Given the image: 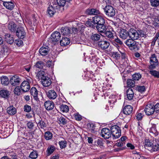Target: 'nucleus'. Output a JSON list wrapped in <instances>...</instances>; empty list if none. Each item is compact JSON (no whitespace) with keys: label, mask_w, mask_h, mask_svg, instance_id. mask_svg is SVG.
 Here are the masks:
<instances>
[{"label":"nucleus","mask_w":159,"mask_h":159,"mask_svg":"<svg viewBox=\"0 0 159 159\" xmlns=\"http://www.w3.org/2000/svg\"><path fill=\"white\" fill-rule=\"evenodd\" d=\"M149 131L152 135L154 136H156L158 134V132L157 130L155 125H153L152 127L149 129Z\"/></svg>","instance_id":"393cba45"},{"label":"nucleus","mask_w":159,"mask_h":159,"mask_svg":"<svg viewBox=\"0 0 159 159\" xmlns=\"http://www.w3.org/2000/svg\"><path fill=\"white\" fill-rule=\"evenodd\" d=\"M129 37L132 40H136L139 38V35L138 32L134 29L129 30Z\"/></svg>","instance_id":"39448f33"},{"label":"nucleus","mask_w":159,"mask_h":159,"mask_svg":"<svg viewBox=\"0 0 159 159\" xmlns=\"http://www.w3.org/2000/svg\"><path fill=\"white\" fill-rule=\"evenodd\" d=\"M149 73L154 77L159 78V72L155 70H150Z\"/></svg>","instance_id":"a19ab883"},{"label":"nucleus","mask_w":159,"mask_h":159,"mask_svg":"<svg viewBox=\"0 0 159 159\" xmlns=\"http://www.w3.org/2000/svg\"><path fill=\"white\" fill-rule=\"evenodd\" d=\"M47 66L49 68L52 69L53 66V64L52 61H48L46 64Z\"/></svg>","instance_id":"bf43d9fd"},{"label":"nucleus","mask_w":159,"mask_h":159,"mask_svg":"<svg viewBox=\"0 0 159 159\" xmlns=\"http://www.w3.org/2000/svg\"><path fill=\"white\" fill-rule=\"evenodd\" d=\"M58 121L59 124H62L63 125H64L67 123V121L62 116H61L58 119Z\"/></svg>","instance_id":"ea45409f"},{"label":"nucleus","mask_w":159,"mask_h":159,"mask_svg":"<svg viewBox=\"0 0 159 159\" xmlns=\"http://www.w3.org/2000/svg\"><path fill=\"white\" fill-rule=\"evenodd\" d=\"M45 72L42 71L40 70L39 71L37 74L36 75V78L39 80H42L43 77H45L46 76L44 75Z\"/></svg>","instance_id":"7c9ffc66"},{"label":"nucleus","mask_w":159,"mask_h":159,"mask_svg":"<svg viewBox=\"0 0 159 159\" xmlns=\"http://www.w3.org/2000/svg\"><path fill=\"white\" fill-rule=\"evenodd\" d=\"M48 97L50 99H54L57 97V94L54 90H50L46 93Z\"/></svg>","instance_id":"6ab92c4d"},{"label":"nucleus","mask_w":159,"mask_h":159,"mask_svg":"<svg viewBox=\"0 0 159 159\" xmlns=\"http://www.w3.org/2000/svg\"><path fill=\"white\" fill-rule=\"evenodd\" d=\"M154 105L152 103L147 104L144 109V111L146 115H151L154 113L155 111Z\"/></svg>","instance_id":"423d86ee"},{"label":"nucleus","mask_w":159,"mask_h":159,"mask_svg":"<svg viewBox=\"0 0 159 159\" xmlns=\"http://www.w3.org/2000/svg\"><path fill=\"white\" fill-rule=\"evenodd\" d=\"M27 80L24 81L21 84V89L24 92L28 91L30 89V83H31L32 79L31 78L28 79Z\"/></svg>","instance_id":"20e7f679"},{"label":"nucleus","mask_w":159,"mask_h":159,"mask_svg":"<svg viewBox=\"0 0 159 159\" xmlns=\"http://www.w3.org/2000/svg\"><path fill=\"white\" fill-rule=\"evenodd\" d=\"M101 134V136L105 139H109L111 136V133L109 129L106 128L102 129Z\"/></svg>","instance_id":"9d476101"},{"label":"nucleus","mask_w":159,"mask_h":159,"mask_svg":"<svg viewBox=\"0 0 159 159\" xmlns=\"http://www.w3.org/2000/svg\"><path fill=\"white\" fill-rule=\"evenodd\" d=\"M146 145V146L152 148L153 145L152 143L150 142L149 140H145Z\"/></svg>","instance_id":"e2e57ef3"},{"label":"nucleus","mask_w":159,"mask_h":159,"mask_svg":"<svg viewBox=\"0 0 159 159\" xmlns=\"http://www.w3.org/2000/svg\"><path fill=\"white\" fill-rule=\"evenodd\" d=\"M93 21L94 23L99 25L105 24V21L104 18L101 16L97 15L93 18Z\"/></svg>","instance_id":"6e6552de"},{"label":"nucleus","mask_w":159,"mask_h":159,"mask_svg":"<svg viewBox=\"0 0 159 159\" xmlns=\"http://www.w3.org/2000/svg\"><path fill=\"white\" fill-rule=\"evenodd\" d=\"M27 125L28 128L29 129H33L34 126V123L31 121H29L27 123Z\"/></svg>","instance_id":"4d7b16f0"},{"label":"nucleus","mask_w":159,"mask_h":159,"mask_svg":"<svg viewBox=\"0 0 159 159\" xmlns=\"http://www.w3.org/2000/svg\"><path fill=\"white\" fill-rule=\"evenodd\" d=\"M154 108L155 109V111L157 112H159V103H157L154 106Z\"/></svg>","instance_id":"69168bd1"},{"label":"nucleus","mask_w":159,"mask_h":159,"mask_svg":"<svg viewBox=\"0 0 159 159\" xmlns=\"http://www.w3.org/2000/svg\"><path fill=\"white\" fill-rule=\"evenodd\" d=\"M135 82L134 80L129 79L127 80V85L129 87H133L134 86Z\"/></svg>","instance_id":"09e8293b"},{"label":"nucleus","mask_w":159,"mask_h":159,"mask_svg":"<svg viewBox=\"0 0 159 159\" xmlns=\"http://www.w3.org/2000/svg\"><path fill=\"white\" fill-rule=\"evenodd\" d=\"M98 47L102 50H105L107 49L110 45L109 42L103 40L99 41L98 43Z\"/></svg>","instance_id":"4468645a"},{"label":"nucleus","mask_w":159,"mask_h":159,"mask_svg":"<svg viewBox=\"0 0 159 159\" xmlns=\"http://www.w3.org/2000/svg\"><path fill=\"white\" fill-rule=\"evenodd\" d=\"M70 43V39L66 37L62 38V39L60 41V45L62 46H66L69 44Z\"/></svg>","instance_id":"b1692460"},{"label":"nucleus","mask_w":159,"mask_h":159,"mask_svg":"<svg viewBox=\"0 0 159 159\" xmlns=\"http://www.w3.org/2000/svg\"><path fill=\"white\" fill-rule=\"evenodd\" d=\"M53 136V134L50 131H47L45 133L44 137L46 140L51 139Z\"/></svg>","instance_id":"c9c22d12"},{"label":"nucleus","mask_w":159,"mask_h":159,"mask_svg":"<svg viewBox=\"0 0 159 159\" xmlns=\"http://www.w3.org/2000/svg\"><path fill=\"white\" fill-rule=\"evenodd\" d=\"M96 28L98 31L101 33H104L107 30V27L104 24L97 25Z\"/></svg>","instance_id":"2eb2a0df"},{"label":"nucleus","mask_w":159,"mask_h":159,"mask_svg":"<svg viewBox=\"0 0 159 159\" xmlns=\"http://www.w3.org/2000/svg\"><path fill=\"white\" fill-rule=\"evenodd\" d=\"M154 23L155 26H159V17H157L155 19Z\"/></svg>","instance_id":"680f3d73"},{"label":"nucleus","mask_w":159,"mask_h":159,"mask_svg":"<svg viewBox=\"0 0 159 159\" xmlns=\"http://www.w3.org/2000/svg\"><path fill=\"white\" fill-rule=\"evenodd\" d=\"M150 3L152 7H157L159 5V0H150Z\"/></svg>","instance_id":"79ce46f5"},{"label":"nucleus","mask_w":159,"mask_h":159,"mask_svg":"<svg viewBox=\"0 0 159 159\" xmlns=\"http://www.w3.org/2000/svg\"><path fill=\"white\" fill-rule=\"evenodd\" d=\"M88 126L89 127V129L91 130V132L92 133H94V128H95V125L93 124H89L88 125Z\"/></svg>","instance_id":"13d9d810"},{"label":"nucleus","mask_w":159,"mask_h":159,"mask_svg":"<svg viewBox=\"0 0 159 159\" xmlns=\"http://www.w3.org/2000/svg\"><path fill=\"white\" fill-rule=\"evenodd\" d=\"M20 80V79L18 76L14 75L10 79V83L12 85L16 86L19 84Z\"/></svg>","instance_id":"ddd939ff"},{"label":"nucleus","mask_w":159,"mask_h":159,"mask_svg":"<svg viewBox=\"0 0 159 159\" xmlns=\"http://www.w3.org/2000/svg\"><path fill=\"white\" fill-rule=\"evenodd\" d=\"M86 13L89 15H97L99 13L98 10L95 9H89L86 10Z\"/></svg>","instance_id":"4be33fe9"},{"label":"nucleus","mask_w":159,"mask_h":159,"mask_svg":"<svg viewBox=\"0 0 159 159\" xmlns=\"http://www.w3.org/2000/svg\"><path fill=\"white\" fill-rule=\"evenodd\" d=\"M127 96L129 100L133 99L134 96V93L133 89L131 88H129L127 90Z\"/></svg>","instance_id":"a878e982"},{"label":"nucleus","mask_w":159,"mask_h":159,"mask_svg":"<svg viewBox=\"0 0 159 159\" xmlns=\"http://www.w3.org/2000/svg\"><path fill=\"white\" fill-rule=\"evenodd\" d=\"M143 115L142 113H138L136 115V118L138 120H141L143 117Z\"/></svg>","instance_id":"052dcab7"},{"label":"nucleus","mask_w":159,"mask_h":159,"mask_svg":"<svg viewBox=\"0 0 159 159\" xmlns=\"http://www.w3.org/2000/svg\"><path fill=\"white\" fill-rule=\"evenodd\" d=\"M103 9L105 14L108 17H113L115 15V9L110 5H106Z\"/></svg>","instance_id":"f03ea898"},{"label":"nucleus","mask_w":159,"mask_h":159,"mask_svg":"<svg viewBox=\"0 0 159 159\" xmlns=\"http://www.w3.org/2000/svg\"><path fill=\"white\" fill-rule=\"evenodd\" d=\"M16 35L20 39H23L26 35V33L22 27H20L17 28L16 31Z\"/></svg>","instance_id":"9b49d317"},{"label":"nucleus","mask_w":159,"mask_h":159,"mask_svg":"<svg viewBox=\"0 0 159 159\" xmlns=\"http://www.w3.org/2000/svg\"><path fill=\"white\" fill-rule=\"evenodd\" d=\"M14 92L15 94L19 95L21 94V90L19 87H16L14 89Z\"/></svg>","instance_id":"5fc2aeb1"},{"label":"nucleus","mask_w":159,"mask_h":159,"mask_svg":"<svg viewBox=\"0 0 159 159\" xmlns=\"http://www.w3.org/2000/svg\"><path fill=\"white\" fill-rule=\"evenodd\" d=\"M60 111L63 113H67L69 109L68 106L66 105L62 104L60 106Z\"/></svg>","instance_id":"c85d7f7f"},{"label":"nucleus","mask_w":159,"mask_h":159,"mask_svg":"<svg viewBox=\"0 0 159 159\" xmlns=\"http://www.w3.org/2000/svg\"><path fill=\"white\" fill-rule=\"evenodd\" d=\"M8 28L10 30L13 32L16 30V25L13 22H11L8 24Z\"/></svg>","instance_id":"c756f323"},{"label":"nucleus","mask_w":159,"mask_h":159,"mask_svg":"<svg viewBox=\"0 0 159 159\" xmlns=\"http://www.w3.org/2000/svg\"><path fill=\"white\" fill-rule=\"evenodd\" d=\"M24 109L25 111L27 112H29L31 110L30 106L27 105H25L24 106Z\"/></svg>","instance_id":"603ef678"},{"label":"nucleus","mask_w":159,"mask_h":159,"mask_svg":"<svg viewBox=\"0 0 159 159\" xmlns=\"http://www.w3.org/2000/svg\"><path fill=\"white\" fill-rule=\"evenodd\" d=\"M38 154L35 151H33L31 152L30 155V158L33 159H35L37 157Z\"/></svg>","instance_id":"de8ad7c7"},{"label":"nucleus","mask_w":159,"mask_h":159,"mask_svg":"<svg viewBox=\"0 0 159 159\" xmlns=\"http://www.w3.org/2000/svg\"><path fill=\"white\" fill-rule=\"evenodd\" d=\"M100 34H93L91 37V39L94 41H98L100 38Z\"/></svg>","instance_id":"f704fd0d"},{"label":"nucleus","mask_w":159,"mask_h":159,"mask_svg":"<svg viewBox=\"0 0 159 159\" xmlns=\"http://www.w3.org/2000/svg\"><path fill=\"white\" fill-rule=\"evenodd\" d=\"M75 117L76 120H80L81 119V116L77 113L75 114Z\"/></svg>","instance_id":"0e129e2a"},{"label":"nucleus","mask_w":159,"mask_h":159,"mask_svg":"<svg viewBox=\"0 0 159 159\" xmlns=\"http://www.w3.org/2000/svg\"><path fill=\"white\" fill-rule=\"evenodd\" d=\"M59 144L61 148L63 149L66 147V142L65 141H61L59 142Z\"/></svg>","instance_id":"8fccbe9b"},{"label":"nucleus","mask_w":159,"mask_h":159,"mask_svg":"<svg viewBox=\"0 0 159 159\" xmlns=\"http://www.w3.org/2000/svg\"><path fill=\"white\" fill-rule=\"evenodd\" d=\"M30 92L34 98L37 100L38 99V91L36 88L32 87L30 90Z\"/></svg>","instance_id":"bb28decb"},{"label":"nucleus","mask_w":159,"mask_h":159,"mask_svg":"<svg viewBox=\"0 0 159 159\" xmlns=\"http://www.w3.org/2000/svg\"><path fill=\"white\" fill-rule=\"evenodd\" d=\"M7 111L8 114L11 115H14L16 113V110L13 106L7 108Z\"/></svg>","instance_id":"2f4dec72"},{"label":"nucleus","mask_w":159,"mask_h":159,"mask_svg":"<svg viewBox=\"0 0 159 159\" xmlns=\"http://www.w3.org/2000/svg\"><path fill=\"white\" fill-rule=\"evenodd\" d=\"M58 4L60 6H64L66 4V2H69V1L66 0H57Z\"/></svg>","instance_id":"37998d69"},{"label":"nucleus","mask_w":159,"mask_h":159,"mask_svg":"<svg viewBox=\"0 0 159 159\" xmlns=\"http://www.w3.org/2000/svg\"><path fill=\"white\" fill-rule=\"evenodd\" d=\"M133 107L131 105H128L125 106L123 110V113L126 115H129L133 111Z\"/></svg>","instance_id":"aec40b11"},{"label":"nucleus","mask_w":159,"mask_h":159,"mask_svg":"<svg viewBox=\"0 0 159 159\" xmlns=\"http://www.w3.org/2000/svg\"><path fill=\"white\" fill-rule=\"evenodd\" d=\"M45 108L47 110H52L54 107L53 102L50 101H46L44 104Z\"/></svg>","instance_id":"f3484780"},{"label":"nucleus","mask_w":159,"mask_h":159,"mask_svg":"<svg viewBox=\"0 0 159 159\" xmlns=\"http://www.w3.org/2000/svg\"><path fill=\"white\" fill-rule=\"evenodd\" d=\"M5 39L6 41L9 44H12L14 42V40L13 38L11 36L10 34H7L6 35Z\"/></svg>","instance_id":"72a5a7b5"},{"label":"nucleus","mask_w":159,"mask_h":159,"mask_svg":"<svg viewBox=\"0 0 159 159\" xmlns=\"http://www.w3.org/2000/svg\"><path fill=\"white\" fill-rule=\"evenodd\" d=\"M109 38L112 39L114 38L113 34L110 31L107 30L104 33Z\"/></svg>","instance_id":"4c0bfd02"},{"label":"nucleus","mask_w":159,"mask_h":159,"mask_svg":"<svg viewBox=\"0 0 159 159\" xmlns=\"http://www.w3.org/2000/svg\"><path fill=\"white\" fill-rule=\"evenodd\" d=\"M55 149V148L53 146H52L48 147L47 150L48 155L49 156L54 151Z\"/></svg>","instance_id":"58836bf2"},{"label":"nucleus","mask_w":159,"mask_h":159,"mask_svg":"<svg viewBox=\"0 0 159 159\" xmlns=\"http://www.w3.org/2000/svg\"><path fill=\"white\" fill-rule=\"evenodd\" d=\"M43 66H44V64L43 62L41 61L37 62L35 65V66L36 67L39 69L43 68Z\"/></svg>","instance_id":"c03bdc74"},{"label":"nucleus","mask_w":159,"mask_h":159,"mask_svg":"<svg viewBox=\"0 0 159 159\" xmlns=\"http://www.w3.org/2000/svg\"><path fill=\"white\" fill-rule=\"evenodd\" d=\"M129 30L128 31L125 29H121L119 31L120 37L123 39H125L129 36Z\"/></svg>","instance_id":"f8f14e48"},{"label":"nucleus","mask_w":159,"mask_h":159,"mask_svg":"<svg viewBox=\"0 0 159 159\" xmlns=\"http://www.w3.org/2000/svg\"><path fill=\"white\" fill-rule=\"evenodd\" d=\"M150 65L149 66V69H153L156 68L158 65V61L157 58V56L155 54H152L150 58Z\"/></svg>","instance_id":"7ed1b4c3"},{"label":"nucleus","mask_w":159,"mask_h":159,"mask_svg":"<svg viewBox=\"0 0 159 159\" xmlns=\"http://www.w3.org/2000/svg\"><path fill=\"white\" fill-rule=\"evenodd\" d=\"M141 77V75L139 73L135 74L133 75V79L134 81L138 80Z\"/></svg>","instance_id":"a18cd8bd"},{"label":"nucleus","mask_w":159,"mask_h":159,"mask_svg":"<svg viewBox=\"0 0 159 159\" xmlns=\"http://www.w3.org/2000/svg\"><path fill=\"white\" fill-rule=\"evenodd\" d=\"M42 84L45 87H48L51 84V80L48 77L46 76L43 77L41 80Z\"/></svg>","instance_id":"dca6fc26"},{"label":"nucleus","mask_w":159,"mask_h":159,"mask_svg":"<svg viewBox=\"0 0 159 159\" xmlns=\"http://www.w3.org/2000/svg\"><path fill=\"white\" fill-rule=\"evenodd\" d=\"M127 146L128 148H129L131 149H133L134 148V146L130 143H128L127 144Z\"/></svg>","instance_id":"338daca9"},{"label":"nucleus","mask_w":159,"mask_h":159,"mask_svg":"<svg viewBox=\"0 0 159 159\" xmlns=\"http://www.w3.org/2000/svg\"><path fill=\"white\" fill-rule=\"evenodd\" d=\"M1 83L4 85H7L9 83V79L6 76H2L1 78Z\"/></svg>","instance_id":"473e14b6"},{"label":"nucleus","mask_w":159,"mask_h":159,"mask_svg":"<svg viewBox=\"0 0 159 159\" xmlns=\"http://www.w3.org/2000/svg\"><path fill=\"white\" fill-rule=\"evenodd\" d=\"M9 93L7 90H2L0 91V97H1L7 99L8 98Z\"/></svg>","instance_id":"5701e85b"},{"label":"nucleus","mask_w":159,"mask_h":159,"mask_svg":"<svg viewBox=\"0 0 159 159\" xmlns=\"http://www.w3.org/2000/svg\"><path fill=\"white\" fill-rule=\"evenodd\" d=\"M48 13L50 16H52L54 14L55 11L53 7L51 6L48 7Z\"/></svg>","instance_id":"e433bc0d"},{"label":"nucleus","mask_w":159,"mask_h":159,"mask_svg":"<svg viewBox=\"0 0 159 159\" xmlns=\"http://www.w3.org/2000/svg\"><path fill=\"white\" fill-rule=\"evenodd\" d=\"M111 133L113 139L118 138L121 135L120 128L117 125H114L111 128Z\"/></svg>","instance_id":"f257e3e1"},{"label":"nucleus","mask_w":159,"mask_h":159,"mask_svg":"<svg viewBox=\"0 0 159 159\" xmlns=\"http://www.w3.org/2000/svg\"><path fill=\"white\" fill-rule=\"evenodd\" d=\"M15 43L18 46H22L23 42L21 40L18 39L15 40Z\"/></svg>","instance_id":"6e6d98bb"},{"label":"nucleus","mask_w":159,"mask_h":159,"mask_svg":"<svg viewBox=\"0 0 159 159\" xmlns=\"http://www.w3.org/2000/svg\"><path fill=\"white\" fill-rule=\"evenodd\" d=\"M115 41L116 42L119 43L120 45L122 44L123 43L118 38L115 39Z\"/></svg>","instance_id":"774afa93"},{"label":"nucleus","mask_w":159,"mask_h":159,"mask_svg":"<svg viewBox=\"0 0 159 159\" xmlns=\"http://www.w3.org/2000/svg\"><path fill=\"white\" fill-rule=\"evenodd\" d=\"M49 51L48 46H43L39 50V53L42 56H45L47 55Z\"/></svg>","instance_id":"a211bd4d"},{"label":"nucleus","mask_w":159,"mask_h":159,"mask_svg":"<svg viewBox=\"0 0 159 159\" xmlns=\"http://www.w3.org/2000/svg\"><path fill=\"white\" fill-rule=\"evenodd\" d=\"M61 37L60 33L57 31H55L53 32L51 35V41L53 42L54 44L55 43L59 41Z\"/></svg>","instance_id":"0eeeda50"},{"label":"nucleus","mask_w":159,"mask_h":159,"mask_svg":"<svg viewBox=\"0 0 159 159\" xmlns=\"http://www.w3.org/2000/svg\"><path fill=\"white\" fill-rule=\"evenodd\" d=\"M134 40L129 39L126 40L125 42V44L131 50H134L137 47V43Z\"/></svg>","instance_id":"1a4fd4ad"},{"label":"nucleus","mask_w":159,"mask_h":159,"mask_svg":"<svg viewBox=\"0 0 159 159\" xmlns=\"http://www.w3.org/2000/svg\"><path fill=\"white\" fill-rule=\"evenodd\" d=\"M61 33L63 35H68L70 33V28L67 27H63L61 29Z\"/></svg>","instance_id":"cd10ccee"},{"label":"nucleus","mask_w":159,"mask_h":159,"mask_svg":"<svg viewBox=\"0 0 159 159\" xmlns=\"http://www.w3.org/2000/svg\"><path fill=\"white\" fill-rule=\"evenodd\" d=\"M137 89L138 91L140 93H143L145 91V87L144 86H138Z\"/></svg>","instance_id":"3c124183"},{"label":"nucleus","mask_w":159,"mask_h":159,"mask_svg":"<svg viewBox=\"0 0 159 159\" xmlns=\"http://www.w3.org/2000/svg\"><path fill=\"white\" fill-rule=\"evenodd\" d=\"M38 124L41 128L43 129L46 126V124L41 119L39 120V121Z\"/></svg>","instance_id":"49530a36"},{"label":"nucleus","mask_w":159,"mask_h":159,"mask_svg":"<svg viewBox=\"0 0 159 159\" xmlns=\"http://www.w3.org/2000/svg\"><path fill=\"white\" fill-rule=\"evenodd\" d=\"M152 149L153 151H158L159 150V144L157 143L153 144L152 146Z\"/></svg>","instance_id":"864d4df0"},{"label":"nucleus","mask_w":159,"mask_h":159,"mask_svg":"<svg viewBox=\"0 0 159 159\" xmlns=\"http://www.w3.org/2000/svg\"><path fill=\"white\" fill-rule=\"evenodd\" d=\"M3 5L7 9L10 10H12L15 6L12 2H3Z\"/></svg>","instance_id":"412c9836"}]
</instances>
